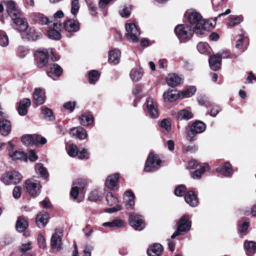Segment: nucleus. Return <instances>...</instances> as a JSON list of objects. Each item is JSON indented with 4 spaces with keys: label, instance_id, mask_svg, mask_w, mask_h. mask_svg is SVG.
I'll return each instance as SVG.
<instances>
[{
    "label": "nucleus",
    "instance_id": "f257e3e1",
    "mask_svg": "<svg viewBox=\"0 0 256 256\" xmlns=\"http://www.w3.org/2000/svg\"><path fill=\"white\" fill-rule=\"evenodd\" d=\"M186 16L190 24L194 26V32L196 34H203L206 30V21L202 18L201 14L192 11L188 12Z\"/></svg>",
    "mask_w": 256,
    "mask_h": 256
},
{
    "label": "nucleus",
    "instance_id": "f03ea898",
    "mask_svg": "<svg viewBox=\"0 0 256 256\" xmlns=\"http://www.w3.org/2000/svg\"><path fill=\"white\" fill-rule=\"evenodd\" d=\"M206 124L200 120H195L191 124L189 130H186L187 139L190 142L196 140V135L203 133L206 130Z\"/></svg>",
    "mask_w": 256,
    "mask_h": 256
},
{
    "label": "nucleus",
    "instance_id": "7ed1b4c3",
    "mask_svg": "<svg viewBox=\"0 0 256 256\" xmlns=\"http://www.w3.org/2000/svg\"><path fill=\"white\" fill-rule=\"evenodd\" d=\"M174 32L178 38L182 42L190 40L194 30L190 26L182 24L177 26L174 28Z\"/></svg>",
    "mask_w": 256,
    "mask_h": 256
},
{
    "label": "nucleus",
    "instance_id": "20e7f679",
    "mask_svg": "<svg viewBox=\"0 0 256 256\" xmlns=\"http://www.w3.org/2000/svg\"><path fill=\"white\" fill-rule=\"evenodd\" d=\"M191 226L192 222L189 218L186 215L182 216L178 220L176 230L172 235L171 238H174L178 236L186 234L190 231Z\"/></svg>",
    "mask_w": 256,
    "mask_h": 256
},
{
    "label": "nucleus",
    "instance_id": "39448f33",
    "mask_svg": "<svg viewBox=\"0 0 256 256\" xmlns=\"http://www.w3.org/2000/svg\"><path fill=\"white\" fill-rule=\"evenodd\" d=\"M160 164L161 160L158 156L150 152L146 160L144 170L146 172L156 171L160 168Z\"/></svg>",
    "mask_w": 256,
    "mask_h": 256
},
{
    "label": "nucleus",
    "instance_id": "423d86ee",
    "mask_svg": "<svg viewBox=\"0 0 256 256\" xmlns=\"http://www.w3.org/2000/svg\"><path fill=\"white\" fill-rule=\"evenodd\" d=\"M126 36L130 42L136 43L139 41L140 32L139 28L134 23L126 24Z\"/></svg>",
    "mask_w": 256,
    "mask_h": 256
},
{
    "label": "nucleus",
    "instance_id": "0eeeda50",
    "mask_svg": "<svg viewBox=\"0 0 256 256\" xmlns=\"http://www.w3.org/2000/svg\"><path fill=\"white\" fill-rule=\"evenodd\" d=\"M144 111L152 118H158L159 113L157 102L152 98H148L143 106Z\"/></svg>",
    "mask_w": 256,
    "mask_h": 256
},
{
    "label": "nucleus",
    "instance_id": "6e6552de",
    "mask_svg": "<svg viewBox=\"0 0 256 256\" xmlns=\"http://www.w3.org/2000/svg\"><path fill=\"white\" fill-rule=\"evenodd\" d=\"M24 186L26 192L32 196H36L40 193L42 186L38 180H28L26 182Z\"/></svg>",
    "mask_w": 256,
    "mask_h": 256
},
{
    "label": "nucleus",
    "instance_id": "1a4fd4ad",
    "mask_svg": "<svg viewBox=\"0 0 256 256\" xmlns=\"http://www.w3.org/2000/svg\"><path fill=\"white\" fill-rule=\"evenodd\" d=\"M129 223L132 228L136 230H142L145 227L144 220L140 215L134 212L129 216Z\"/></svg>",
    "mask_w": 256,
    "mask_h": 256
},
{
    "label": "nucleus",
    "instance_id": "9d476101",
    "mask_svg": "<svg viewBox=\"0 0 256 256\" xmlns=\"http://www.w3.org/2000/svg\"><path fill=\"white\" fill-rule=\"evenodd\" d=\"M106 200L108 204L112 208H108L105 210V212L108 213H112L120 210L121 209V206L118 204L119 200L111 192L107 194Z\"/></svg>",
    "mask_w": 256,
    "mask_h": 256
},
{
    "label": "nucleus",
    "instance_id": "9b49d317",
    "mask_svg": "<svg viewBox=\"0 0 256 256\" xmlns=\"http://www.w3.org/2000/svg\"><path fill=\"white\" fill-rule=\"evenodd\" d=\"M36 65L39 68L45 66L48 62V50L46 49H40L34 53Z\"/></svg>",
    "mask_w": 256,
    "mask_h": 256
},
{
    "label": "nucleus",
    "instance_id": "f8f14e48",
    "mask_svg": "<svg viewBox=\"0 0 256 256\" xmlns=\"http://www.w3.org/2000/svg\"><path fill=\"white\" fill-rule=\"evenodd\" d=\"M21 174L18 172L14 171L3 175L2 180L6 185L16 184L22 180Z\"/></svg>",
    "mask_w": 256,
    "mask_h": 256
},
{
    "label": "nucleus",
    "instance_id": "ddd939ff",
    "mask_svg": "<svg viewBox=\"0 0 256 256\" xmlns=\"http://www.w3.org/2000/svg\"><path fill=\"white\" fill-rule=\"evenodd\" d=\"M80 27L79 22L75 19L67 20L62 24V29L64 28L66 32L70 33L77 32L79 30Z\"/></svg>",
    "mask_w": 256,
    "mask_h": 256
},
{
    "label": "nucleus",
    "instance_id": "4468645a",
    "mask_svg": "<svg viewBox=\"0 0 256 256\" xmlns=\"http://www.w3.org/2000/svg\"><path fill=\"white\" fill-rule=\"evenodd\" d=\"M62 72V68L56 64H48L46 73L48 76L54 80L60 76Z\"/></svg>",
    "mask_w": 256,
    "mask_h": 256
},
{
    "label": "nucleus",
    "instance_id": "2eb2a0df",
    "mask_svg": "<svg viewBox=\"0 0 256 256\" xmlns=\"http://www.w3.org/2000/svg\"><path fill=\"white\" fill-rule=\"evenodd\" d=\"M12 26L15 30L19 32H24L28 28V24L26 20L20 17V16H16L12 18Z\"/></svg>",
    "mask_w": 256,
    "mask_h": 256
},
{
    "label": "nucleus",
    "instance_id": "dca6fc26",
    "mask_svg": "<svg viewBox=\"0 0 256 256\" xmlns=\"http://www.w3.org/2000/svg\"><path fill=\"white\" fill-rule=\"evenodd\" d=\"M8 152L9 156L14 160H22L26 158L25 153L19 150H14L15 146L10 141L8 143Z\"/></svg>",
    "mask_w": 256,
    "mask_h": 256
},
{
    "label": "nucleus",
    "instance_id": "f3484780",
    "mask_svg": "<svg viewBox=\"0 0 256 256\" xmlns=\"http://www.w3.org/2000/svg\"><path fill=\"white\" fill-rule=\"evenodd\" d=\"M62 236V232L60 230H56L55 232L52 235L50 240L51 246L53 249H56L57 250L61 249Z\"/></svg>",
    "mask_w": 256,
    "mask_h": 256
},
{
    "label": "nucleus",
    "instance_id": "a211bd4d",
    "mask_svg": "<svg viewBox=\"0 0 256 256\" xmlns=\"http://www.w3.org/2000/svg\"><path fill=\"white\" fill-rule=\"evenodd\" d=\"M54 28H50L48 32V36L50 38L58 40L61 38V34L59 30L62 29V24L58 22H54Z\"/></svg>",
    "mask_w": 256,
    "mask_h": 256
},
{
    "label": "nucleus",
    "instance_id": "6ab92c4d",
    "mask_svg": "<svg viewBox=\"0 0 256 256\" xmlns=\"http://www.w3.org/2000/svg\"><path fill=\"white\" fill-rule=\"evenodd\" d=\"M216 172L228 178L231 177L234 174L232 166L228 162H225L220 165L216 168Z\"/></svg>",
    "mask_w": 256,
    "mask_h": 256
},
{
    "label": "nucleus",
    "instance_id": "aec40b11",
    "mask_svg": "<svg viewBox=\"0 0 256 256\" xmlns=\"http://www.w3.org/2000/svg\"><path fill=\"white\" fill-rule=\"evenodd\" d=\"M6 10L8 16L12 18L16 16H20V12L16 6V3L12 0L5 3Z\"/></svg>",
    "mask_w": 256,
    "mask_h": 256
},
{
    "label": "nucleus",
    "instance_id": "412c9836",
    "mask_svg": "<svg viewBox=\"0 0 256 256\" xmlns=\"http://www.w3.org/2000/svg\"><path fill=\"white\" fill-rule=\"evenodd\" d=\"M118 179L119 174L118 173H115L108 176L105 182L106 187L112 190L116 188Z\"/></svg>",
    "mask_w": 256,
    "mask_h": 256
},
{
    "label": "nucleus",
    "instance_id": "4be33fe9",
    "mask_svg": "<svg viewBox=\"0 0 256 256\" xmlns=\"http://www.w3.org/2000/svg\"><path fill=\"white\" fill-rule=\"evenodd\" d=\"M127 209L132 210L134 205V194L130 190H126L124 196Z\"/></svg>",
    "mask_w": 256,
    "mask_h": 256
},
{
    "label": "nucleus",
    "instance_id": "5701e85b",
    "mask_svg": "<svg viewBox=\"0 0 256 256\" xmlns=\"http://www.w3.org/2000/svg\"><path fill=\"white\" fill-rule=\"evenodd\" d=\"M33 97L34 102L38 105L43 104L46 100L44 92L42 88H35Z\"/></svg>",
    "mask_w": 256,
    "mask_h": 256
},
{
    "label": "nucleus",
    "instance_id": "b1692460",
    "mask_svg": "<svg viewBox=\"0 0 256 256\" xmlns=\"http://www.w3.org/2000/svg\"><path fill=\"white\" fill-rule=\"evenodd\" d=\"M143 74L142 68L140 66H136L131 70L130 77L133 82H137L141 80Z\"/></svg>",
    "mask_w": 256,
    "mask_h": 256
},
{
    "label": "nucleus",
    "instance_id": "393cba45",
    "mask_svg": "<svg viewBox=\"0 0 256 256\" xmlns=\"http://www.w3.org/2000/svg\"><path fill=\"white\" fill-rule=\"evenodd\" d=\"M78 120L80 124L84 126H93L94 118L92 115L88 113H84L79 116Z\"/></svg>",
    "mask_w": 256,
    "mask_h": 256
},
{
    "label": "nucleus",
    "instance_id": "a878e982",
    "mask_svg": "<svg viewBox=\"0 0 256 256\" xmlns=\"http://www.w3.org/2000/svg\"><path fill=\"white\" fill-rule=\"evenodd\" d=\"M28 226V222L26 219L24 218L20 217L17 220L16 226L18 232H24V235L25 236H28L29 234L25 232V230L27 228Z\"/></svg>",
    "mask_w": 256,
    "mask_h": 256
},
{
    "label": "nucleus",
    "instance_id": "bb28decb",
    "mask_svg": "<svg viewBox=\"0 0 256 256\" xmlns=\"http://www.w3.org/2000/svg\"><path fill=\"white\" fill-rule=\"evenodd\" d=\"M209 64L212 70L216 71L220 69L221 66V60L219 54L210 56L209 58Z\"/></svg>",
    "mask_w": 256,
    "mask_h": 256
},
{
    "label": "nucleus",
    "instance_id": "cd10ccee",
    "mask_svg": "<svg viewBox=\"0 0 256 256\" xmlns=\"http://www.w3.org/2000/svg\"><path fill=\"white\" fill-rule=\"evenodd\" d=\"M184 200L190 206L195 207L198 203V198L196 196L192 190H189L186 194Z\"/></svg>",
    "mask_w": 256,
    "mask_h": 256
},
{
    "label": "nucleus",
    "instance_id": "c85d7f7f",
    "mask_svg": "<svg viewBox=\"0 0 256 256\" xmlns=\"http://www.w3.org/2000/svg\"><path fill=\"white\" fill-rule=\"evenodd\" d=\"M86 184V183L84 182H81L80 183H74L70 192L71 198L74 200H76L78 196L79 192L83 190Z\"/></svg>",
    "mask_w": 256,
    "mask_h": 256
},
{
    "label": "nucleus",
    "instance_id": "c756f323",
    "mask_svg": "<svg viewBox=\"0 0 256 256\" xmlns=\"http://www.w3.org/2000/svg\"><path fill=\"white\" fill-rule=\"evenodd\" d=\"M31 104L30 100L28 98H24L20 102L18 108V112L20 116H25L28 113V108Z\"/></svg>",
    "mask_w": 256,
    "mask_h": 256
},
{
    "label": "nucleus",
    "instance_id": "7c9ffc66",
    "mask_svg": "<svg viewBox=\"0 0 256 256\" xmlns=\"http://www.w3.org/2000/svg\"><path fill=\"white\" fill-rule=\"evenodd\" d=\"M70 134L75 136L80 140H84L87 136V132L82 127L79 126L72 128L70 132Z\"/></svg>",
    "mask_w": 256,
    "mask_h": 256
},
{
    "label": "nucleus",
    "instance_id": "2f4dec72",
    "mask_svg": "<svg viewBox=\"0 0 256 256\" xmlns=\"http://www.w3.org/2000/svg\"><path fill=\"white\" fill-rule=\"evenodd\" d=\"M121 52L118 49L115 48L110 51L108 54V62L114 64L120 62Z\"/></svg>",
    "mask_w": 256,
    "mask_h": 256
},
{
    "label": "nucleus",
    "instance_id": "473e14b6",
    "mask_svg": "<svg viewBox=\"0 0 256 256\" xmlns=\"http://www.w3.org/2000/svg\"><path fill=\"white\" fill-rule=\"evenodd\" d=\"M11 130V123L6 119L0 120V132L3 136L8 135Z\"/></svg>",
    "mask_w": 256,
    "mask_h": 256
},
{
    "label": "nucleus",
    "instance_id": "72a5a7b5",
    "mask_svg": "<svg viewBox=\"0 0 256 256\" xmlns=\"http://www.w3.org/2000/svg\"><path fill=\"white\" fill-rule=\"evenodd\" d=\"M179 97H180V93L175 90H168L163 94L164 98L170 102L176 101Z\"/></svg>",
    "mask_w": 256,
    "mask_h": 256
},
{
    "label": "nucleus",
    "instance_id": "f704fd0d",
    "mask_svg": "<svg viewBox=\"0 0 256 256\" xmlns=\"http://www.w3.org/2000/svg\"><path fill=\"white\" fill-rule=\"evenodd\" d=\"M244 248L246 254L248 256H252L256 252V242L253 241L245 240Z\"/></svg>",
    "mask_w": 256,
    "mask_h": 256
},
{
    "label": "nucleus",
    "instance_id": "c9c22d12",
    "mask_svg": "<svg viewBox=\"0 0 256 256\" xmlns=\"http://www.w3.org/2000/svg\"><path fill=\"white\" fill-rule=\"evenodd\" d=\"M163 250L162 246L159 244H154L147 250L148 256H160Z\"/></svg>",
    "mask_w": 256,
    "mask_h": 256
},
{
    "label": "nucleus",
    "instance_id": "e433bc0d",
    "mask_svg": "<svg viewBox=\"0 0 256 256\" xmlns=\"http://www.w3.org/2000/svg\"><path fill=\"white\" fill-rule=\"evenodd\" d=\"M181 80V78L175 74H170L166 78L168 84L172 87H174L179 84Z\"/></svg>",
    "mask_w": 256,
    "mask_h": 256
},
{
    "label": "nucleus",
    "instance_id": "4c0bfd02",
    "mask_svg": "<svg viewBox=\"0 0 256 256\" xmlns=\"http://www.w3.org/2000/svg\"><path fill=\"white\" fill-rule=\"evenodd\" d=\"M40 109L43 117L46 120L54 121L55 120V116L52 110L44 106H42Z\"/></svg>",
    "mask_w": 256,
    "mask_h": 256
},
{
    "label": "nucleus",
    "instance_id": "58836bf2",
    "mask_svg": "<svg viewBox=\"0 0 256 256\" xmlns=\"http://www.w3.org/2000/svg\"><path fill=\"white\" fill-rule=\"evenodd\" d=\"M208 166L206 164H202L200 167L197 168L192 174V178L194 179H200L202 176L205 172Z\"/></svg>",
    "mask_w": 256,
    "mask_h": 256
},
{
    "label": "nucleus",
    "instance_id": "ea45409f",
    "mask_svg": "<svg viewBox=\"0 0 256 256\" xmlns=\"http://www.w3.org/2000/svg\"><path fill=\"white\" fill-rule=\"evenodd\" d=\"M48 214H38L36 218V223L38 226L40 228L44 227L48 223Z\"/></svg>",
    "mask_w": 256,
    "mask_h": 256
},
{
    "label": "nucleus",
    "instance_id": "a19ab883",
    "mask_svg": "<svg viewBox=\"0 0 256 256\" xmlns=\"http://www.w3.org/2000/svg\"><path fill=\"white\" fill-rule=\"evenodd\" d=\"M176 117L178 120H188L194 117V114L192 112L187 110H182L178 113Z\"/></svg>",
    "mask_w": 256,
    "mask_h": 256
},
{
    "label": "nucleus",
    "instance_id": "79ce46f5",
    "mask_svg": "<svg viewBox=\"0 0 256 256\" xmlns=\"http://www.w3.org/2000/svg\"><path fill=\"white\" fill-rule=\"evenodd\" d=\"M35 169L36 172L41 177L44 179H48V174L46 169L44 167L43 164L41 163H38L35 166Z\"/></svg>",
    "mask_w": 256,
    "mask_h": 256
},
{
    "label": "nucleus",
    "instance_id": "37998d69",
    "mask_svg": "<svg viewBox=\"0 0 256 256\" xmlns=\"http://www.w3.org/2000/svg\"><path fill=\"white\" fill-rule=\"evenodd\" d=\"M66 149L68 154L70 157H75L78 153V148L76 145L70 144L66 145Z\"/></svg>",
    "mask_w": 256,
    "mask_h": 256
},
{
    "label": "nucleus",
    "instance_id": "c03bdc74",
    "mask_svg": "<svg viewBox=\"0 0 256 256\" xmlns=\"http://www.w3.org/2000/svg\"><path fill=\"white\" fill-rule=\"evenodd\" d=\"M196 91V88L194 86H190L180 92V97L182 98H189L194 95Z\"/></svg>",
    "mask_w": 256,
    "mask_h": 256
},
{
    "label": "nucleus",
    "instance_id": "a18cd8bd",
    "mask_svg": "<svg viewBox=\"0 0 256 256\" xmlns=\"http://www.w3.org/2000/svg\"><path fill=\"white\" fill-rule=\"evenodd\" d=\"M34 20L41 24H47L50 22L49 18L42 14H35Z\"/></svg>",
    "mask_w": 256,
    "mask_h": 256
},
{
    "label": "nucleus",
    "instance_id": "49530a36",
    "mask_svg": "<svg viewBox=\"0 0 256 256\" xmlns=\"http://www.w3.org/2000/svg\"><path fill=\"white\" fill-rule=\"evenodd\" d=\"M100 74L99 72L96 70H92L88 72V80L89 82L91 84H95L96 82L98 80Z\"/></svg>",
    "mask_w": 256,
    "mask_h": 256
},
{
    "label": "nucleus",
    "instance_id": "de8ad7c7",
    "mask_svg": "<svg viewBox=\"0 0 256 256\" xmlns=\"http://www.w3.org/2000/svg\"><path fill=\"white\" fill-rule=\"evenodd\" d=\"M198 51L202 54H207L210 52V48L206 42H200L198 44Z\"/></svg>",
    "mask_w": 256,
    "mask_h": 256
},
{
    "label": "nucleus",
    "instance_id": "09e8293b",
    "mask_svg": "<svg viewBox=\"0 0 256 256\" xmlns=\"http://www.w3.org/2000/svg\"><path fill=\"white\" fill-rule=\"evenodd\" d=\"M250 224L248 221L240 220L238 222V230L241 234H246V232Z\"/></svg>",
    "mask_w": 256,
    "mask_h": 256
},
{
    "label": "nucleus",
    "instance_id": "8fccbe9b",
    "mask_svg": "<svg viewBox=\"0 0 256 256\" xmlns=\"http://www.w3.org/2000/svg\"><path fill=\"white\" fill-rule=\"evenodd\" d=\"M8 38L6 33L0 30V46L2 47H6L8 44Z\"/></svg>",
    "mask_w": 256,
    "mask_h": 256
},
{
    "label": "nucleus",
    "instance_id": "3c124183",
    "mask_svg": "<svg viewBox=\"0 0 256 256\" xmlns=\"http://www.w3.org/2000/svg\"><path fill=\"white\" fill-rule=\"evenodd\" d=\"M21 140L22 144L26 146H30L33 144V135L27 134L24 136L22 137Z\"/></svg>",
    "mask_w": 256,
    "mask_h": 256
},
{
    "label": "nucleus",
    "instance_id": "603ef678",
    "mask_svg": "<svg viewBox=\"0 0 256 256\" xmlns=\"http://www.w3.org/2000/svg\"><path fill=\"white\" fill-rule=\"evenodd\" d=\"M34 143L33 144L37 145L39 144H44L47 140L46 138L38 134L33 135Z\"/></svg>",
    "mask_w": 256,
    "mask_h": 256
},
{
    "label": "nucleus",
    "instance_id": "864d4df0",
    "mask_svg": "<svg viewBox=\"0 0 256 256\" xmlns=\"http://www.w3.org/2000/svg\"><path fill=\"white\" fill-rule=\"evenodd\" d=\"M132 10L130 6H124L122 10H120V14L123 18H128L130 16Z\"/></svg>",
    "mask_w": 256,
    "mask_h": 256
},
{
    "label": "nucleus",
    "instance_id": "5fc2aeb1",
    "mask_svg": "<svg viewBox=\"0 0 256 256\" xmlns=\"http://www.w3.org/2000/svg\"><path fill=\"white\" fill-rule=\"evenodd\" d=\"M71 6V12L73 15L75 16L80 9L79 0H72Z\"/></svg>",
    "mask_w": 256,
    "mask_h": 256
},
{
    "label": "nucleus",
    "instance_id": "6e6d98bb",
    "mask_svg": "<svg viewBox=\"0 0 256 256\" xmlns=\"http://www.w3.org/2000/svg\"><path fill=\"white\" fill-rule=\"evenodd\" d=\"M88 8L90 14L94 16L97 14L95 6L91 0H84Z\"/></svg>",
    "mask_w": 256,
    "mask_h": 256
},
{
    "label": "nucleus",
    "instance_id": "4d7b16f0",
    "mask_svg": "<svg viewBox=\"0 0 256 256\" xmlns=\"http://www.w3.org/2000/svg\"><path fill=\"white\" fill-rule=\"evenodd\" d=\"M186 188L184 184H180L175 190L174 193L176 196H182L186 192Z\"/></svg>",
    "mask_w": 256,
    "mask_h": 256
},
{
    "label": "nucleus",
    "instance_id": "13d9d810",
    "mask_svg": "<svg viewBox=\"0 0 256 256\" xmlns=\"http://www.w3.org/2000/svg\"><path fill=\"white\" fill-rule=\"evenodd\" d=\"M112 222V229L119 228L124 226V222L121 219H116L113 221Z\"/></svg>",
    "mask_w": 256,
    "mask_h": 256
},
{
    "label": "nucleus",
    "instance_id": "bf43d9fd",
    "mask_svg": "<svg viewBox=\"0 0 256 256\" xmlns=\"http://www.w3.org/2000/svg\"><path fill=\"white\" fill-rule=\"evenodd\" d=\"M28 53V49L24 46H20L18 48V54L21 58L24 57Z\"/></svg>",
    "mask_w": 256,
    "mask_h": 256
},
{
    "label": "nucleus",
    "instance_id": "052dcab7",
    "mask_svg": "<svg viewBox=\"0 0 256 256\" xmlns=\"http://www.w3.org/2000/svg\"><path fill=\"white\" fill-rule=\"evenodd\" d=\"M76 156H78V158L81 160L88 159L89 158V153L86 149L83 148L80 151L78 150V153Z\"/></svg>",
    "mask_w": 256,
    "mask_h": 256
},
{
    "label": "nucleus",
    "instance_id": "680f3d73",
    "mask_svg": "<svg viewBox=\"0 0 256 256\" xmlns=\"http://www.w3.org/2000/svg\"><path fill=\"white\" fill-rule=\"evenodd\" d=\"M160 126L167 132H170L171 130V124L168 119L166 118L162 120L161 122Z\"/></svg>",
    "mask_w": 256,
    "mask_h": 256
},
{
    "label": "nucleus",
    "instance_id": "e2e57ef3",
    "mask_svg": "<svg viewBox=\"0 0 256 256\" xmlns=\"http://www.w3.org/2000/svg\"><path fill=\"white\" fill-rule=\"evenodd\" d=\"M199 104L202 106L206 108H208L211 106V102L206 97H201L198 100Z\"/></svg>",
    "mask_w": 256,
    "mask_h": 256
},
{
    "label": "nucleus",
    "instance_id": "0e129e2a",
    "mask_svg": "<svg viewBox=\"0 0 256 256\" xmlns=\"http://www.w3.org/2000/svg\"><path fill=\"white\" fill-rule=\"evenodd\" d=\"M32 242H28L25 244H22L19 248V250L22 252H25L32 249Z\"/></svg>",
    "mask_w": 256,
    "mask_h": 256
},
{
    "label": "nucleus",
    "instance_id": "69168bd1",
    "mask_svg": "<svg viewBox=\"0 0 256 256\" xmlns=\"http://www.w3.org/2000/svg\"><path fill=\"white\" fill-rule=\"evenodd\" d=\"M221 110V108L218 106H213L210 110V114L212 117H216Z\"/></svg>",
    "mask_w": 256,
    "mask_h": 256
},
{
    "label": "nucleus",
    "instance_id": "338daca9",
    "mask_svg": "<svg viewBox=\"0 0 256 256\" xmlns=\"http://www.w3.org/2000/svg\"><path fill=\"white\" fill-rule=\"evenodd\" d=\"M76 102H68L64 104V108L70 112H73L76 106Z\"/></svg>",
    "mask_w": 256,
    "mask_h": 256
},
{
    "label": "nucleus",
    "instance_id": "774afa93",
    "mask_svg": "<svg viewBox=\"0 0 256 256\" xmlns=\"http://www.w3.org/2000/svg\"><path fill=\"white\" fill-rule=\"evenodd\" d=\"M242 21L241 17L237 16L234 18H231L228 22V25L230 26H234L238 24Z\"/></svg>",
    "mask_w": 256,
    "mask_h": 256
}]
</instances>
